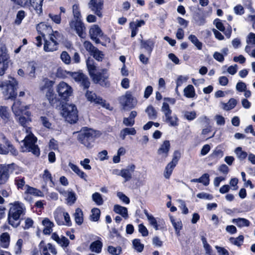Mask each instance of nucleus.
Instances as JSON below:
<instances>
[{"mask_svg": "<svg viewBox=\"0 0 255 255\" xmlns=\"http://www.w3.org/2000/svg\"><path fill=\"white\" fill-rule=\"evenodd\" d=\"M25 208L23 204L15 203L10 207L8 215L9 224L13 227H17L20 224L19 219L24 214Z\"/></svg>", "mask_w": 255, "mask_h": 255, "instance_id": "nucleus-1", "label": "nucleus"}, {"mask_svg": "<svg viewBox=\"0 0 255 255\" xmlns=\"http://www.w3.org/2000/svg\"><path fill=\"white\" fill-rule=\"evenodd\" d=\"M96 136V131L87 127L83 128L79 132L78 140L88 148H92Z\"/></svg>", "mask_w": 255, "mask_h": 255, "instance_id": "nucleus-2", "label": "nucleus"}, {"mask_svg": "<svg viewBox=\"0 0 255 255\" xmlns=\"http://www.w3.org/2000/svg\"><path fill=\"white\" fill-rule=\"evenodd\" d=\"M9 80L4 82H0V88L2 89V93L7 99H13L17 95V86L18 82L11 77H8Z\"/></svg>", "mask_w": 255, "mask_h": 255, "instance_id": "nucleus-3", "label": "nucleus"}, {"mask_svg": "<svg viewBox=\"0 0 255 255\" xmlns=\"http://www.w3.org/2000/svg\"><path fill=\"white\" fill-rule=\"evenodd\" d=\"M73 14L74 20H72L70 22V26L74 29L78 35L81 38L85 36V33L83 32L84 26L81 20V12L78 4H75L72 7Z\"/></svg>", "mask_w": 255, "mask_h": 255, "instance_id": "nucleus-4", "label": "nucleus"}, {"mask_svg": "<svg viewBox=\"0 0 255 255\" xmlns=\"http://www.w3.org/2000/svg\"><path fill=\"white\" fill-rule=\"evenodd\" d=\"M163 114V120L170 127H177L179 125V119L177 115L172 114V111L167 103L163 102L161 108Z\"/></svg>", "mask_w": 255, "mask_h": 255, "instance_id": "nucleus-5", "label": "nucleus"}, {"mask_svg": "<svg viewBox=\"0 0 255 255\" xmlns=\"http://www.w3.org/2000/svg\"><path fill=\"white\" fill-rule=\"evenodd\" d=\"M61 114L70 124L75 123L78 119L77 108L73 104H66L63 105Z\"/></svg>", "mask_w": 255, "mask_h": 255, "instance_id": "nucleus-6", "label": "nucleus"}, {"mask_svg": "<svg viewBox=\"0 0 255 255\" xmlns=\"http://www.w3.org/2000/svg\"><path fill=\"white\" fill-rule=\"evenodd\" d=\"M22 141L23 142L22 146L23 152H31L37 156L39 155L40 150L36 144L37 138L34 135H26Z\"/></svg>", "mask_w": 255, "mask_h": 255, "instance_id": "nucleus-7", "label": "nucleus"}, {"mask_svg": "<svg viewBox=\"0 0 255 255\" xmlns=\"http://www.w3.org/2000/svg\"><path fill=\"white\" fill-rule=\"evenodd\" d=\"M16 4L22 6H32L36 12L40 15L42 13V3L43 0H11Z\"/></svg>", "mask_w": 255, "mask_h": 255, "instance_id": "nucleus-8", "label": "nucleus"}, {"mask_svg": "<svg viewBox=\"0 0 255 255\" xmlns=\"http://www.w3.org/2000/svg\"><path fill=\"white\" fill-rule=\"evenodd\" d=\"M9 56L5 46L0 47V76H2L9 65Z\"/></svg>", "mask_w": 255, "mask_h": 255, "instance_id": "nucleus-9", "label": "nucleus"}, {"mask_svg": "<svg viewBox=\"0 0 255 255\" xmlns=\"http://www.w3.org/2000/svg\"><path fill=\"white\" fill-rule=\"evenodd\" d=\"M109 75L106 69H103L101 71L94 73L91 76L94 83L99 84L105 87L109 86V82L108 81Z\"/></svg>", "mask_w": 255, "mask_h": 255, "instance_id": "nucleus-10", "label": "nucleus"}, {"mask_svg": "<svg viewBox=\"0 0 255 255\" xmlns=\"http://www.w3.org/2000/svg\"><path fill=\"white\" fill-rule=\"evenodd\" d=\"M56 91L59 97L64 100H67L73 93L71 87L64 82H61L57 86Z\"/></svg>", "mask_w": 255, "mask_h": 255, "instance_id": "nucleus-11", "label": "nucleus"}, {"mask_svg": "<svg viewBox=\"0 0 255 255\" xmlns=\"http://www.w3.org/2000/svg\"><path fill=\"white\" fill-rule=\"evenodd\" d=\"M119 101L124 109H132L136 104L135 99H134L131 93L129 91H127L125 95L119 97Z\"/></svg>", "mask_w": 255, "mask_h": 255, "instance_id": "nucleus-12", "label": "nucleus"}, {"mask_svg": "<svg viewBox=\"0 0 255 255\" xmlns=\"http://www.w3.org/2000/svg\"><path fill=\"white\" fill-rule=\"evenodd\" d=\"M104 1L103 0H90L88 3L89 8L97 16L101 17Z\"/></svg>", "mask_w": 255, "mask_h": 255, "instance_id": "nucleus-13", "label": "nucleus"}, {"mask_svg": "<svg viewBox=\"0 0 255 255\" xmlns=\"http://www.w3.org/2000/svg\"><path fill=\"white\" fill-rule=\"evenodd\" d=\"M13 164L0 165V185L5 184L10 176L9 169Z\"/></svg>", "mask_w": 255, "mask_h": 255, "instance_id": "nucleus-14", "label": "nucleus"}, {"mask_svg": "<svg viewBox=\"0 0 255 255\" xmlns=\"http://www.w3.org/2000/svg\"><path fill=\"white\" fill-rule=\"evenodd\" d=\"M170 148V142L168 140H165L160 145L157 151V153L160 156V159L162 161L168 156L169 151Z\"/></svg>", "mask_w": 255, "mask_h": 255, "instance_id": "nucleus-15", "label": "nucleus"}, {"mask_svg": "<svg viewBox=\"0 0 255 255\" xmlns=\"http://www.w3.org/2000/svg\"><path fill=\"white\" fill-rule=\"evenodd\" d=\"M86 97L87 100L91 102L101 105L103 107L108 108L109 104H107L105 100H103L99 96H97L95 93L93 92L87 91L86 94Z\"/></svg>", "mask_w": 255, "mask_h": 255, "instance_id": "nucleus-16", "label": "nucleus"}, {"mask_svg": "<svg viewBox=\"0 0 255 255\" xmlns=\"http://www.w3.org/2000/svg\"><path fill=\"white\" fill-rule=\"evenodd\" d=\"M70 73L75 81L80 82L85 88H89L90 83L86 76L80 72H70Z\"/></svg>", "mask_w": 255, "mask_h": 255, "instance_id": "nucleus-17", "label": "nucleus"}, {"mask_svg": "<svg viewBox=\"0 0 255 255\" xmlns=\"http://www.w3.org/2000/svg\"><path fill=\"white\" fill-rule=\"evenodd\" d=\"M135 169V166L134 164H130L125 168L122 169L118 175L124 178L125 182L128 181L132 178Z\"/></svg>", "mask_w": 255, "mask_h": 255, "instance_id": "nucleus-18", "label": "nucleus"}, {"mask_svg": "<svg viewBox=\"0 0 255 255\" xmlns=\"http://www.w3.org/2000/svg\"><path fill=\"white\" fill-rule=\"evenodd\" d=\"M39 248L41 255H50L48 251H50L53 255L57 254V251L55 247L50 243L45 245L43 241L40 243Z\"/></svg>", "mask_w": 255, "mask_h": 255, "instance_id": "nucleus-19", "label": "nucleus"}, {"mask_svg": "<svg viewBox=\"0 0 255 255\" xmlns=\"http://www.w3.org/2000/svg\"><path fill=\"white\" fill-rule=\"evenodd\" d=\"M91 38L96 43L100 42V38L103 36V32L101 28L97 25H94L89 30Z\"/></svg>", "mask_w": 255, "mask_h": 255, "instance_id": "nucleus-20", "label": "nucleus"}, {"mask_svg": "<svg viewBox=\"0 0 255 255\" xmlns=\"http://www.w3.org/2000/svg\"><path fill=\"white\" fill-rule=\"evenodd\" d=\"M30 107V105L23 106L21 105L20 101L16 100L14 102L11 108L15 116H19L23 113L25 110L29 109Z\"/></svg>", "mask_w": 255, "mask_h": 255, "instance_id": "nucleus-21", "label": "nucleus"}, {"mask_svg": "<svg viewBox=\"0 0 255 255\" xmlns=\"http://www.w3.org/2000/svg\"><path fill=\"white\" fill-rule=\"evenodd\" d=\"M141 48L145 49L148 56H150L151 53L154 47V42L150 39L146 40H141L140 41Z\"/></svg>", "mask_w": 255, "mask_h": 255, "instance_id": "nucleus-22", "label": "nucleus"}, {"mask_svg": "<svg viewBox=\"0 0 255 255\" xmlns=\"http://www.w3.org/2000/svg\"><path fill=\"white\" fill-rule=\"evenodd\" d=\"M145 24V21L143 20H136L135 21H131L129 23V28L131 30V36L134 37L137 32L138 28Z\"/></svg>", "mask_w": 255, "mask_h": 255, "instance_id": "nucleus-23", "label": "nucleus"}, {"mask_svg": "<svg viewBox=\"0 0 255 255\" xmlns=\"http://www.w3.org/2000/svg\"><path fill=\"white\" fill-rule=\"evenodd\" d=\"M46 97L49 101L50 104L53 107L58 106L59 104V100L57 98L56 95L54 94L52 88L47 90L46 93Z\"/></svg>", "mask_w": 255, "mask_h": 255, "instance_id": "nucleus-24", "label": "nucleus"}, {"mask_svg": "<svg viewBox=\"0 0 255 255\" xmlns=\"http://www.w3.org/2000/svg\"><path fill=\"white\" fill-rule=\"evenodd\" d=\"M0 117L4 124H6L10 121V114L8 107L0 106Z\"/></svg>", "mask_w": 255, "mask_h": 255, "instance_id": "nucleus-25", "label": "nucleus"}, {"mask_svg": "<svg viewBox=\"0 0 255 255\" xmlns=\"http://www.w3.org/2000/svg\"><path fill=\"white\" fill-rule=\"evenodd\" d=\"M44 228L43 230V234L44 235H50L52 231V228L54 227V223L48 218H45L42 222Z\"/></svg>", "mask_w": 255, "mask_h": 255, "instance_id": "nucleus-26", "label": "nucleus"}, {"mask_svg": "<svg viewBox=\"0 0 255 255\" xmlns=\"http://www.w3.org/2000/svg\"><path fill=\"white\" fill-rule=\"evenodd\" d=\"M68 166L78 176L85 181H87V175L84 171L81 170L78 166L71 162L69 163Z\"/></svg>", "mask_w": 255, "mask_h": 255, "instance_id": "nucleus-27", "label": "nucleus"}, {"mask_svg": "<svg viewBox=\"0 0 255 255\" xmlns=\"http://www.w3.org/2000/svg\"><path fill=\"white\" fill-rule=\"evenodd\" d=\"M43 49L45 52H53L58 49V45L49 40H45L44 44Z\"/></svg>", "mask_w": 255, "mask_h": 255, "instance_id": "nucleus-28", "label": "nucleus"}, {"mask_svg": "<svg viewBox=\"0 0 255 255\" xmlns=\"http://www.w3.org/2000/svg\"><path fill=\"white\" fill-rule=\"evenodd\" d=\"M25 193L38 197H44V194L40 190L26 185L25 186Z\"/></svg>", "mask_w": 255, "mask_h": 255, "instance_id": "nucleus-29", "label": "nucleus"}, {"mask_svg": "<svg viewBox=\"0 0 255 255\" xmlns=\"http://www.w3.org/2000/svg\"><path fill=\"white\" fill-rule=\"evenodd\" d=\"M63 195L66 197L67 204L69 205L73 204L76 200V194L72 191H67L66 192H63Z\"/></svg>", "mask_w": 255, "mask_h": 255, "instance_id": "nucleus-30", "label": "nucleus"}, {"mask_svg": "<svg viewBox=\"0 0 255 255\" xmlns=\"http://www.w3.org/2000/svg\"><path fill=\"white\" fill-rule=\"evenodd\" d=\"M64 211L61 209H57L54 213V217L58 225H63Z\"/></svg>", "mask_w": 255, "mask_h": 255, "instance_id": "nucleus-31", "label": "nucleus"}, {"mask_svg": "<svg viewBox=\"0 0 255 255\" xmlns=\"http://www.w3.org/2000/svg\"><path fill=\"white\" fill-rule=\"evenodd\" d=\"M114 211L117 214H120L125 219L128 218V209L125 207L119 205H115L114 207Z\"/></svg>", "mask_w": 255, "mask_h": 255, "instance_id": "nucleus-32", "label": "nucleus"}, {"mask_svg": "<svg viewBox=\"0 0 255 255\" xmlns=\"http://www.w3.org/2000/svg\"><path fill=\"white\" fill-rule=\"evenodd\" d=\"M102 247L103 244L100 240H96L91 244L90 250L93 252L99 254L102 251Z\"/></svg>", "mask_w": 255, "mask_h": 255, "instance_id": "nucleus-33", "label": "nucleus"}, {"mask_svg": "<svg viewBox=\"0 0 255 255\" xmlns=\"http://www.w3.org/2000/svg\"><path fill=\"white\" fill-rule=\"evenodd\" d=\"M232 223L240 228L248 227L250 224V222L248 220L242 218L233 219Z\"/></svg>", "mask_w": 255, "mask_h": 255, "instance_id": "nucleus-34", "label": "nucleus"}, {"mask_svg": "<svg viewBox=\"0 0 255 255\" xmlns=\"http://www.w3.org/2000/svg\"><path fill=\"white\" fill-rule=\"evenodd\" d=\"M74 216L75 223L78 225H82L84 221L83 214L82 210L80 208L76 209Z\"/></svg>", "mask_w": 255, "mask_h": 255, "instance_id": "nucleus-35", "label": "nucleus"}, {"mask_svg": "<svg viewBox=\"0 0 255 255\" xmlns=\"http://www.w3.org/2000/svg\"><path fill=\"white\" fill-rule=\"evenodd\" d=\"M136 133L134 128H126L121 130L120 134V137L123 140L125 139L127 135H135Z\"/></svg>", "mask_w": 255, "mask_h": 255, "instance_id": "nucleus-36", "label": "nucleus"}, {"mask_svg": "<svg viewBox=\"0 0 255 255\" xmlns=\"http://www.w3.org/2000/svg\"><path fill=\"white\" fill-rule=\"evenodd\" d=\"M237 103L235 99L231 98L227 103H222V108L226 111H230L236 106Z\"/></svg>", "mask_w": 255, "mask_h": 255, "instance_id": "nucleus-37", "label": "nucleus"}, {"mask_svg": "<svg viewBox=\"0 0 255 255\" xmlns=\"http://www.w3.org/2000/svg\"><path fill=\"white\" fill-rule=\"evenodd\" d=\"M54 84L53 81L50 80L47 78L44 79L40 84V89L41 91L49 90L52 88Z\"/></svg>", "mask_w": 255, "mask_h": 255, "instance_id": "nucleus-38", "label": "nucleus"}, {"mask_svg": "<svg viewBox=\"0 0 255 255\" xmlns=\"http://www.w3.org/2000/svg\"><path fill=\"white\" fill-rule=\"evenodd\" d=\"M184 95L188 98H193L195 96V92L194 87L192 85H188L184 89Z\"/></svg>", "mask_w": 255, "mask_h": 255, "instance_id": "nucleus-39", "label": "nucleus"}, {"mask_svg": "<svg viewBox=\"0 0 255 255\" xmlns=\"http://www.w3.org/2000/svg\"><path fill=\"white\" fill-rule=\"evenodd\" d=\"M176 165L170 162L165 168L164 176L166 179H169L172 173L173 170Z\"/></svg>", "mask_w": 255, "mask_h": 255, "instance_id": "nucleus-40", "label": "nucleus"}, {"mask_svg": "<svg viewBox=\"0 0 255 255\" xmlns=\"http://www.w3.org/2000/svg\"><path fill=\"white\" fill-rule=\"evenodd\" d=\"M144 213L145 215L149 224L156 230L158 229V226L156 219L151 215L148 214L147 210H144Z\"/></svg>", "mask_w": 255, "mask_h": 255, "instance_id": "nucleus-41", "label": "nucleus"}, {"mask_svg": "<svg viewBox=\"0 0 255 255\" xmlns=\"http://www.w3.org/2000/svg\"><path fill=\"white\" fill-rule=\"evenodd\" d=\"M86 65L90 76L95 73L96 67L92 59L90 58H88L86 60Z\"/></svg>", "mask_w": 255, "mask_h": 255, "instance_id": "nucleus-42", "label": "nucleus"}, {"mask_svg": "<svg viewBox=\"0 0 255 255\" xmlns=\"http://www.w3.org/2000/svg\"><path fill=\"white\" fill-rule=\"evenodd\" d=\"M62 37V35L59 32L55 31L52 34L49 35V40L56 43L57 45H58V42L60 41Z\"/></svg>", "mask_w": 255, "mask_h": 255, "instance_id": "nucleus-43", "label": "nucleus"}, {"mask_svg": "<svg viewBox=\"0 0 255 255\" xmlns=\"http://www.w3.org/2000/svg\"><path fill=\"white\" fill-rule=\"evenodd\" d=\"M188 39L197 47L198 50H201L202 48V43L199 41L197 37L193 34H191L188 37Z\"/></svg>", "mask_w": 255, "mask_h": 255, "instance_id": "nucleus-44", "label": "nucleus"}, {"mask_svg": "<svg viewBox=\"0 0 255 255\" xmlns=\"http://www.w3.org/2000/svg\"><path fill=\"white\" fill-rule=\"evenodd\" d=\"M170 221L172 223L176 232H179L182 228V224L181 221L179 219L176 220L174 217H170Z\"/></svg>", "mask_w": 255, "mask_h": 255, "instance_id": "nucleus-45", "label": "nucleus"}, {"mask_svg": "<svg viewBox=\"0 0 255 255\" xmlns=\"http://www.w3.org/2000/svg\"><path fill=\"white\" fill-rule=\"evenodd\" d=\"M14 183L16 185L17 189H23L25 186L24 177L21 176L16 177L14 179Z\"/></svg>", "mask_w": 255, "mask_h": 255, "instance_id": "nucleus-46", "label": "nucleus"}, {"mask_svg": "<svg viewBox=\"0 0 255 255\" xmlns=\"http://www.w3.org/2000/svg\"><path fill=\"white\" fill-rule=\"evenodd\" d=\"M145 112L147 114L149 119L155 120L157 117V112L151 106H149L146 108Z\"/></svg>", "mask_w": 255, "mask_h": 255, "instance_id": "nucleus-47", "label": "nucleus"}, {"mask_svg": "<svg viewBox=\"0 0 255 255\" xmlns=\"http://www.w3.org/2000/svg\"><path fill=\"white\" fill-rule=\"evenodd\" d=\"M25 16V12L24 10H19L16 13V18L14 20V24L19 25L21 24L22 20Z\"/></svg>", "mask_w": 255, "mask_h": 255, "instance_id": "nucleus-48", "label": "nucleus"}, {"mask_svg": "<svg viewBox=\"0 0 255 255\" xmlns=\"http://www.w3.org/2000/svg\"><path fill=\"white\" fill-rule=\"evenodd\" d=\"M93 201L97 205H102L104 203V200L102 197L101 194H100L98 192H95L93 194L92 196Z\"/></svg>", "mask_w": 255, "mask_h": 255, "instance_id": "nucleus-49", "label": "nucleus"}, {"mask_svg": "<svg viewBox=\"0 0 255 255\" xmlns=\"http://www.w3.org/2000/svg\"><path fill=\"white\" fill-rule=\"evenodd\" d=\"M108 252L112 255H119L122 253V248L120 246L115 247L112 246L108 247Z\"/></svg>", "mask_w": 255, "mask_h": 255, "instance_id": "nucleus-50", "label": "nucleus"}, {"mask_svg": "<svg viewBox=\"0 0 255 255\" xmlns=\"http://www.w3.org/2000/svg\"><path fill=\"white\" fill-rule=\"evenodd\" d=\"M235 152L237 154L238 158L241 160L245 159L248 156L247 152L243 151L241 147L236 148Z\"/></svg>", "mask_w": 255, "mask_h": 255, "instance_id": "nucleus-51", "label": "nucleus"}, {"mask_svg": "<svg viewBox=\"0 0 255 255\" xmlns=\"http://www.w3.org/2000/svg\"><path fill=\"white\" fill-rule=\"evenodd\" d=\"M92 214L90 216V220L92 221H97L100 216V210L98 208H94L91 211Z\"/></svg>", "mask_w": 255, "mask_h": 255, "instance_id": "nucleus-52", "label": "nucleus"}, {"mask_svg": "<svg viewBox=\"0 0 255 255\" xmlns=\"http://www.w3.org/2000/svg\"><path fill=\"white\" fill-rule=\"evenodd\" d=\"M224 155L223 150L219 147H217L213 151V153L211 154L210 156L212 158L219 159L222 157Z\"/></svg>", "mask_w": 255, "mask_h": 255, "instance_id": "nucleus-53", "label": "nucleus"}, {"mask_svg": "<svg viewBox=\"0 0 255 255\" xmlns=\"http://www.w3.org/2000/svg\"><path fill=\"white\" fill-rule=\"evenodd\" d=\"M60 59L65 64L69 65L71 61V57L66 51H63L60 55Z\"/></svg>", "mask_w": 255, "mask_h": 255, "instance_id": "nucleus-54", "label": "nucleus"}, {"mask_svg": "<svg viewBox=\"0 0 255 255\" xmlns=\"http://www.w3.org/2000/svg\"><path fill=\"white\" fill-rule=\"evenodd\" d=\"M36 69V64L34 62H30L28 64L27 70L28 71V75L31 77H35V72Z\"/></svg>", "mask_w": 255, "mask_h": 255, "instance_id": "nucleus-55", "label": "nucleus"}, {"mask_svg": "<svg viewBox=\"0 0 255 255\" xmlns=\"http://www.w3.org/2000/svg\"><path fill=\"white\" fill-rule=\"evenodd\" d=\"M246 43L247 45H254L255 46V34L253 32H250L246 37Z\"/></svg>", "mask_w": 255, "mask_h": 255, "instance_id": "nucleus-56", "label": "nucleus"}, {"mask_svg": "<svg viewBox=\"0 0 255 255\" xmlns=\"http://www.w3.org/2000/svg\"><path fill=\"white\" fill-rule=\"evenodd\" d=\"M140 240H133L132 241V245L134 249L139 253L141 252L144 248V245L141 244L140 242Z\"/></svg>", "mask_w": 255, "mask_h": 255, "instance_id": "nucleus-57", "label": "nucleus"}, {"mask_svg": "<svg viewBox=\"0 0 255 255\" xmlns=\"http://www.w3.org/2000/svg\"><path fill=\"white\" fill-rule=\"evenodd\" d=\"M6 145L7 146V148H6L8 150V152H10L11 155L13 156H16L18 155V150L9 142H6Z\"/></svg>", "mask_w": 255, "mask_h": 255, "instance_id": "nucleus-58", "label": "nucleus"}, {"mask_svg": "<svg viewBox=\"0 0 255 255\" xmlns=\"http://www.w3.org/2000/svg\"><path fill=\"white\" fill-rule=\"evenodd\" d=\"M84 46L90 54L97 49L90 42L87 41L84 42Z\"/></svg>", "mask_w": 255, "mask_h": 255, "instance_id": "nucleus-59", "label": "nucleus"}, {"mask_svg": "<svg viewBox=\"0 0 255 255\" xmlns=\"http://www.w3.org/2000/svg\"><path fill=\"white\" fill-rule=\"evenodd\" d=\"M42 178L46 183H47L49 181L52 182L51 174L47 169H45L44 171Z\"/></svg>", "mask_w": 255, "mask_h": 255, "instance_id": "nucleus-60", "label": "nucleus"}, {"mask_svg": "<svg viewBox=\"0 0 255 255\" xmlns=\"http://www.w3.org/2000/svg\"><path fill=\"white\" fill-rule=\"evenodd\" d=\"M31 121V118H25L20 116L18 119V122L23 127H25Z\"/></svg>", "mask_w": 255, "mask_h": 255, "instance_id": "nucleus-61", "label": "nucleus"}, {"mask_svg": "<svg viewBox=\"0 0 255 255\" xmlns=\"http://www.w3.org/2000/svg\"><path fill=\"white\" fill-rule=\"evenodd\" d=\"M40 122L42 124V125L45 127V128H51V123H50V122L49 121L48 118L46 117H44V116H41L40 118Z\"/></svg>", "mask_w": 255, "mask_h": 255, "instance_id": "nucleus-62", "label": "nucleus"}, {"mask_svg": "<svg viewBox=\"0 0 255 255\" xmlns=\"http://www.w3.org/2000/svg\"><path fill=\"white\" fill-rule=\"evenodd\" d=\"M200 183H202L205 186H207L209 184L210 179L209 175L207 173H204L200 177Z\"/></svg>", "mask_w": 255, "mask_h": 255, "instance_id": "nucleus-63", "label": "nucleus"}, {"mask_svg": "<svg viewBox=\"0 0 255 255\" xmlns=\"http://www.w3.org/2000/svg\"><path fill=\"white\" fill-rule=\"evenodd\" d=\"M234 11L237 15H241L245 12L243 6L241 4H238L234 7Z\"/></svg>", "mask_w": 255, "mask_h": 255, "instance_id": "nucleus-64", "label": "nucleus"}]
</instances>
